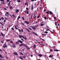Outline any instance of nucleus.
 Here are the masks:
<instances>
[{
	"label": "nucleus",
	"instance_id": "20",
	"mask_svg": "<svg viewBox=\"0 0 60 60\" xmlns=\"http://www.w3.org/2000/svg\"><path fill=\"white\" fill-rule=\"evenodd\" d=\"M54 51H59V50L57 49H54Z\"/></svg>",
	"mask_w": 60,
	"mask_h": 60
},
{
	"label": "nucleus",
	"instance_id": "64",
	"mask_svg": "<svg viewBox=\"0 0 60 60\" xmlns=\"http://www.w3.org/2000/svg\"><path fill=\"white\" fill-rule=\"evenodd\" d=\"M36 16H37V15L35 16V17L34 18V19L35 18Z\"/></svg>",
	"mask_w": 60,
	"mask_h": 60
},
{
	"label": "nucleus",
	"instance_id": "3",
	"mask_svg": "<svg viewBox=\"0 0 60 60\" xmlns=\"http://www.w3.org/2000/svg\"><path fill=\"white\" fill-rule=\"evenodd\" d=\"M12 47H13V48H15V47H16L15 45L14 44H13L12 45Z\"/></svg>",
	"mask_w": 60,
	"mask_h": 60
},
{
	"label": "nucleus",
	"instance_id": "15",
	"mask_svg": "<svg viewBox=\"0 0 60 60\" xmlns=\"http://www.w3.org/2000/svg\"><path fill=\"white\" fill-rule=\"evenodd\" d=\"M38 55L40 57H41L42 56V55L39 54H38Z\"/></svg>",
	"mask_w": 60,
	"mask_h": 60
},
{
	"label": "nucleus",
	"instance_id": "38",
	"mask_svg": "<svg viewBox=\"0 0 60 60\" xmlns=\"http://www.w3.org/2000/svg\"><path fill=\"white\" fill-rule=\"evenodd\" d=\"M46 18H47V17H44V18H45V20H46Z\"/></svg>",
	"mask_w": 60,
	"mask_h": 60
},
{
	"label": "nucleus",
	"instance_id": "27",
	"mask_svg": "<svg viewBox=\"0 0 60 60\" xmlns=\"http://www.w3.org/2000/svg\"><path fill=\"white\" fill-rule=\"evenodd\" d=\"M0 1L2 2H3L4 3V0H0Z\"/></svg>",
	"mask_w": 60,
	"mask_h": 60
},
{
	"label": "nucleus",
	"instance_id": "8",
	"mask_svg": "<svg viewBox=\"0 0 60 60\" xmlns=\"http://www.w3.org/2000/svg\"><path fill=\"white\" fill-rule=\"evenodd\" d=\"M15 11L17 13H18V12L19 11L18 9H17V10L16 9Z\"/></svg>",
	"mask_w": 60,
	"mask_h": 60
},
{
	"label": "nucleus",
	"instance_id": "49",
	"mask_svg": "<svg viewBox=\"0 0 60 60\" xmlns=\"http://www.w3.org/2000/svg\"><path fill=\"white\" fill-rule=\"evenodd\" d=\"M4 9L5 10H7V9L6 8H4Z\"/></svg>",
	"mask_w": 60,
	"mask_h": 60
},
{
	"label": "nucleus",
	"instance_id": "6",
	"mask_svg": "<svg viewBox=\"0 0 60 60\" xmlns=\"http://www.w3.org/2000/svg\"><path fill=\"white\" fill-rule=\"evenodd\" d=\"M1 36H5V35L3 34V33H2V32H1Z\"/></svg>",
	"mask_w": 60,
	"mask_h": 60
},
{
	"label": "nucleus",
	"instance_id": "50",
	"mask_svg": "<svg viewBox=\"0 0 60 60\" xmlns=\"http://www.w3.org/2000/svg\"><path fill=\"white\" fill-rule=\"evenodd\" d=\"M40 39H41L43 41H44V40H43V39H42V38H40Z\"/></svg>",
	"mask_w": 60,
	"mask_h": 60
},
{
	"label": "nucleus",
	"instance_id": "28",
	"mask_svg": "<svg viewBox=\"0 0 60 60\" xmlns=\"http://www.w3.org/2000/svg\"><path fill=\"white\" fill-rule=\"evenodd\" d=\"M44 24H42V23H41V26H44Z\"/></svg>",
	"mask_w": 60,
	"mask_h": 60
},
{
	"label": "nucleus",
	"instance_id": "24",
	"mask_svg": "<svg viewBox=\"0 0 60 60\" xmlns=\"http://www.w3.org/2000/svg\"><path fill=\"white\" fill-rule=\"evenodd\" d=\"M26 29L29 32H30V31L28 30V29L27 28H26Z\"/></svg>",
	"mask_w": 60,
	"mask_h": 60
},
{
	"label": "nucleus",
	"instance_id": "61",
	"mask_svg": "<svg viewBox=\"0 0 60 60\" xmlns=\"http://www.w3.org/2000/svg\"><path fill=\"white\" fill-rule=\"evenodd\" d=\"M32 33L34 34H35V32H32Z\"/></svg>",
	"mask_w": 60,
	"mask_h": 60
},
{
	"label": "nucleus",
	"instance_id": "57",
	"mask_svg": "<svg viewBox=\"0 0 60 60\" xmlns=\"http://www.w3.org/2000/svg\"><path fill=\"white\" fill-rule=\"evenodd\" d=\"M35 35H37V36H38V34H36V33H35Z\"/></svg>",
	"mask_w": 60,
	"mask_h": 60
},
{
	"label": "nucleus",
	"instance_id": "45",
	"mask_svg": "<svg viewBox=\"0 0 60 60\" xmlns=\"http://www.w3.org/2000/svg\"><path fill=\"white\" fill-rule=\"evenodd\" d=\"M1 42L2 43H4V41H1Z\"/></svg>",
	"mask_w": 60,
	"mask_h": 60
},
{
	"label": "nucleus",
	"instance_id": "47",
	"mask_svg": "<svg viewBox=\"0 0 60 60\" xmlns=\"http://www.w3.org/2000/svg\"><path fill=\"white\" fill-rule=\"evenodd\" d=\"M5 15L6 16H7V17H8V15H7V14H5Z\"/></svg>",
	"mask_w": 60,
	"mask_h": 60
},
{
	"label": "nucleus",
	"instance_id": "23",
	"mask_svg": "<svg viewBox=\"0 0 60 60\" xmlns=\"http://www.w3.org/2000/svg\"><path fill=\"white\" fill-rule=\"evenodd\" d=\"M1 18L2 20H4V19L2 17H1Z\"/></svg>",
	"mask_w": 60,
	"mask_h": 60
},
{
	"label": "nucleus",
	"instance_id": "18",
	"mask_svg": "<svg viewBox=\"0 0 60 60\" xmlns=\"http://www.w3.org/2000/svg\"><path fill=\"white\" fill-rule=\"evenodd\" d=\"M19 58H20V59H21L23 60V58H22L21 57V56H20L19 57Z\"/></svg>",
	"mask_w": 60,
	"mask_h": 60
},
{
	"label": "nucleus",
	"instance_id": "62",
	"mask_svg": "<svg viewBox=\"0 0 60 60\" xmlns=\"http://www.w3.org/2000/svg\"><path fill=\"white\" fill-rule=\"evenodd\" d=\"M56 17H54V19L56 20Z\"/></svg>",
	"mask_w": 60,
	"mask_h": 60
},
{
	"label": "nucleus",
	"instance_id": "54",
	"mask_svg": "<svg viewBox=\"0 0 60 60\" xmlns=\"http://www.w3.org/2000/svg\"><path fill=\"white\" fill-rule=\"evenodd\" d=\"M50 51H53V50L52 49H50Z\"/></svg>",
	"mask_w": 60,
	"mask_h": 60
},
{
	"label": "nucleus",
	"instance_id": "34",
	"mask_svg": "<svg viewBox=\"0 0 60 60\" xmlns=\"http://www.w3.org/2000/svg\"><path fill=\"white\" fill-rule=\"evenodd\" d=\"M15 43L16 44H19V43L18 42H15Z\"/></svg>",
	"mask_w": 60,
	"mask_h": 60
},
{
	"label": "nucleus",
	"instance_id": "5",
	"mask_svg": "<svg viewBox=\"0 0 60 60\" xmlns=\"http://www.w3.org/2000/svg\"><path fill=\"white\" fill-rule=\"evenodd\" d=\"M34 9V6L33 4H32L31 7V10H33Z\"/></svg>",
	"mask_w": 60,
	"mask_h": 60
},
{
	"label": "nucleus",
	"instance_id": "22",
	"mask_svg": "<svg viewBox=\"0 0 60 60\" xmlns=\"http://www.w3.org/2000/svg\"><path fill=\"white\" fill-rule=\"evenodd\" d=\"M9 8L10 9H12V8L11 6V5H10V6H9Z\"/></svg>",
	"mask_w": 60,
	"mask_h": 60
},
{
	"label": "nucleus",
	"instance_id": "42",
	"mask_svg": "<svg viewBox=\"0 0 60 60\" xmlns=\"http://www.w3.org/2000/svg\"><path fill=\"white\" fill-rule=\"evenodd\" d=\"M10 41V40H6V41Z\"/></svg>",
	"mask_w": 60,
	"mask_h": 60
},
{
	"label": "nucleus",
	"instance_id": "19",
	"mask_svg": "<svg viewBox=\"0 0 60 60\" xmlns=\"http://www.w3.org/2000/svg\"><path fill=\"white\" fill-rule=\"evenodd\" d=\"M49 13H50V14H52L53 13L52 12H51V11H49Z\"/></svg>",
	"mask_w": 60,
	"mask_h": 60
},
{
	"label": "nucleus",
	"instance_id": "4",
	"mask_svg": "<svg viewBox=\"0 0 60 60\" xmlns=\"http://www.w3.org/2000/svg\"><path fill=\"white\" fill-rule=\"evenodd\" d=\"M0 24H1L2 26H3V27H2V28L3 29L4 28L3 25H4V24L2 23L1 22H0Z\"/></svg>",
	"mask_w": 60,
	"mask_h": 60
},
{
	"label": "nucleus",
	"instance_id": "63",
	"mask_svg": "<svg viewBox=\"0 0 60 60\" xmlns=\"http://www.w3.org/2000/svg\"><path fill=\"white\" fill-rule=\"evenodd\" d=\"M22 38H24V36H22Z\"/></svg>",
	"mask_w": 60,
	"mask_h": 60
},
{
	"label": "nucleus",
	"instance_id": "44",
	"mask_svg": "<svg viewBox=\"0 0 60 60\" xmlns=\"http://www.w3.org/2000/svg\"><path fill=\"white\" fill-rule=\"evenodd\" d=\"M12 29L13 30H14V29L13 27L12 28Z\"/></svg>",
	"mask_w": 60,
	"mask_h": 60
},
{
	"label": "nucleus",
	"instance_id": "25",
	"mask_svg": "<svg viewBox=\"0 0 60 60\" xmlns=\"http://www.w3.org/2000/svg\"><path fill=\"white\" fill-rule=\"evenodd\" d=\"M49 11H48V12H45V13L47 14H48L49 13Z\"/></svg>",
	"mask_w": 60,
	"mask_h": 60
},
{
	"label": "nucleus",
	"instance_id": "35",
	"mask_svg": "<svg viewBox=\"0 0 60 60\" xmlns=\"http://www.w3.org/2000/svg\"><path fill=\"white\" fill-rule=\"evenodd\" d=\"M1 58H4V57H3L2 56H1L0 57Z\"/></svg>",
	"mask_w": 60,
	"mask_h": 60
},
{
	"label": "nucleus",
	"instance_id": "41",
	"mask_svg": "<svg viewBox=\"0 0 60 60\" xmlns=\"http://www.w3.org/2000/svg\"><path fill=\"white\" fill-rule=\"evenodd\" d=\"M21 40H22L24 41V40H23V39L22 38H21Z\"/></svg>",
	"mask_w": 60,
	"mask_h": 60
},
{
	"label": "nucleus",
	"instance_id": "39",
	"mask_svg": "<svg viewBox=\"0 0 60 60\" xmlns=\"http://www.w3.org/2000/svg\"><path fill=\"white\" fill-rule=\"evenodd\" d=\"M12 16L14 17V18L15 17V16L14 15H12Z\"/></svg>",
	"mask_w": 60,
	"mask_h": 60
},
{
	"label": "nucleus",
	"instance_id": "11",
	"mask_svg": "<svg viewBox=\"0 0 60 60\" xmlns=\"http://www.w3.org/2000/svg\"><path fill=\"white\" fill-rule=\"evenodd\" d=\"M25 13H26L27 14H28L29 13V12L28 11H25Z\"/></svg>",
	"mask_w": 60,
	"mask_h": 60
},
{
	"label": "nucleus",
	"instance_id": "56",
	"mask_svg": "<svg viewBox=\"0 0 60 60\" xmlns=\"http://www.w3.org/2000/svg\"><path fill=\"white\" fill-rule=\"evenodd\" d=\"M26 10H29L28 8H26Z\"/></svg>",
	"mask_w": 60,
	"mask_h": 60
},
{
	"label": "nucleus",
	"instance_id": "33",
	"mask_svg": "<svg viewBox=\"0 0 60 60\" xmlns=\"http://www.w3.org/2000/svg\"><path fill=\"white\" fill-rule=\"evenodd\" d=\"M22 58H25V56H22Z\"/></svg>",
	"mask_w": 60,
	"mask_h": 60
},
{
	"label": "nucleus",
	"instance_id": "16",
	"mask_svg": "<svg viewBox=\"0 0 60 60\" xmlns=\"http://www.w3.org/2000/svg\"><path fill=\"white\" fill-rule=\"evenodd\" d=\"M24 44H21L19 45V46H23V45Z\"/></svg>",
	"mask_w": 60,
	"mask_h": 60
},
{
	"label": "nucleus",
	"instance_id": "53",
	"mask_svg": "<svg viewBox=\"0 0 60 60\" xmlns=\"http://www.w3.org/2000/svg\"><path fill=\"white\" fill-rule=\"evenodd\" d=\"M10 42L11 43H13V42L12 41H11Z\"/></svg>",
	"mask_w": 60,
	"mask_h": 60
},
{
	"label": "nucleus",
	"instance_id": "60",
	"mask_svg": "<svg viewBox=\"0 0 60 60\" xmlns=\"http://www.w3.org/2000/svg\"><path fill=\"white\" fill-rule=\"evenodd\" d=\"M6 14H8V15H9V13H8V12H7L6 13Z\"/></svg>",
	"mask_w": 60,
	"mask_h": 60
},
{
	"label": "nucleus",
	"instance_id": "29",
	"mask_svg": "<svg viewBox=\"0 0 60 60\" xmlns=\"http://www.w3.org/2000/svg\"><path fill=\"white\" fill-rule=\"evenodd\" d=\"M57 23L56 22H55V24L56 26H57Z\"/></svg>",
	"mask_w": 60,
	"mask_h": 60
},
{
	"label": "nucleus",
	"instance_id": "36",
	"mask_svg": "<svg viewBox=\"0 0 60 60\" xmlns=\"http://www.w3.org/2000/svg\"><path fill=\"white\" fill-rule=\"evenodd\" d=\"M45 33H46V34H47L48 33V31H45Z\"/></svg>",
	"mask_w": 60,
	"mask_h": 60
},
{
	"label": "nucleus",
	"instance_id": "1",
	"mask_svg": "<svg viewBox=\"0 0 60 60\" xmlns=\"http://www.w3.org/2000/svg\"><path fill=\"white\" fill-rule=\"evenodd\" d=\"M23 44V46L24 47H26V48H27V49H29V48L27 45H26L24 44Z\"/></svg>",
	"mask_w": 60,
	"mask_h": 60
},
{
	"label": "nucleus",
	"instance_id": "7",
	"mask_svg": "<svg viewBox=\"0 0 60 60\" xmlns=\"http://www.w3.org/2000/svg\"><path fill=\"white\" fill-rule=\"evenodd\" d=\"M25 22L27 24H29V22L27 21H25Z\"/></svg>",
	"mask_w": 60,
	"mask_h": 60
},
{
	"label": "nucleus",
	"instance_id": "26",
	"mask_svg": "<svg viewBox=\"0 0 60 60\" xmlns=\"http://www.w3.org/2000/svg\"><path fill=\"white\" fill-rule=\"evenodd\" d=\"M20 18V16H19V17H18V18H17V19L18 20Z\"/></svg>",
	"mask_w": 60,
	"mask_h": 60
},
{
	"label": "nucleus",
	"instance_id": "2",
	"mask_svg": "<svg viewBox=\"0 0 60 60\" xmlns=\"http://www.w3.org/2000/svg\"><path fill=\"white\" fill-rule=\"evenodd\" d=\"M17 41L18 42H20L21 43H23V42L21 41V40H18Z\"/></svg>",
	"mask_w": 60,
	"mask_h": 60
},
{
	"label": "nucleus",
	"instance_id": "40",
	"mask_svg": "<svg viewBox=\"0 0 60 60\" xmlns=\"http://www.w3.org/2000/svg\"><path fill=\"white\" fill-rule=\"evenodd\" d=\"M19 32H21V30L20 29H19Z\"/></svg>",
	"mask_w": 60,
	"mask_h": 60
},
{
	"label": "nucleus",
	"instance_id": "10",
	"mask_svg": "<svg viewBox=\"0 0 60 60\" xmlns=\"http://www.w3.org/2000/svg\"><path fill=\"white\" fill-rule=\"evenodd\" d=\"M13 54L15 55H18V53L17 52H14Z\"/></svg>",
	"mask_w": 60,
	"mask_h": 60
},
{
	"label": "nucleus",
	"instance_id": "31",
	"mask_svg": "<svg viewBox=\"0 0 60 60\" xmlns=\"http://www.w3.org/2000/svg\"><path fill=\"white\" fill-rule=\"evenodd\" d=\"M17 2H20V0H17Z\"/></svg>",
	"mask_w": 60,
	"mask_h": 60
},
{
	"label": "nucleus",
	"instance_id": "51",
	"mask_svg": "<svg viewBox=\"0 0 60 60\" xmlns=\"http://www.w3.org/2000/svg\"><path fill=\"white\" fill-rule=\"evenodd\" d=\"M47 10L46 9H45L44 10V12H45L46 11V10Z\"/></svg>",
	"mask_w": 60,
	"mask_h": 60
},
{
	"label": "nucleus",
	"instance_id": "14",
	"mask_svg": "<svg viewBox=\"0 0 60 60\" xmlns=\"http://www.w3.org/2000/svg\"><path fill=\"white\" fill-rule=\"evenodd\" d=\"M32 28L35 30L36 29V28H35V27H34L33 26V27Z\"/></svg>",
	"mask_w": 60,
	"mask_h": 60
},
{
	"label": "nucleus",
	"instance_id": "32",
	"mask_svg": "<svg viewBox=\"0 0 60 60\" xmlns=\"http://www.w3.org/2000/svg\"><path fill=\"white\" fill-rule=\"evenodd\" d=\"M28 29H30V30H32V29L28 27Z\"/></svg>",
	"mask_w": 60,
	"mask_h": 60
},
{
	"label": "nucleus",
	"instance_id": "52",
	"mask_svg": "<svg viewBox=\"0 0 60 60\" xmlns=\"http://www.w3.org/2000/svg\"><path fill=\"white\" fill-rule=\"evenodd\" d=\"M6 58L7 59H9V58H8V57H7V56H6Z\"/></svg>",
	"mask_w": 60,
	"mask_h": 60
},
{
	"label": "nucleus",
	"instance_id": "30",
	"mask_svg": "<svg viewBox=\"0 0 60 60\" xmlns=\"http://www.w3.org/2000/svg\"><path fill=\"white\" fill-rule=\"evenodd\" d=\"M19 53H20V54H21L22 55H24L21 52H19Z\"/></svg>",
	"mask_w": 60,
	"mask_h": 60
},
{
	"label": "nucleus",
	"instance_id": "12",
	"mask_svg": "<svg viewBox=\"0 0 60 60\" xmlns=\"http://www.w3.org/2000/svg\"><path fill=\"white\" fill-rule=\"evenodd\" d=\"M36 47L35 44L34 45L33 48V49H35V47Z\"/></svg>",
	"mask_w": 60,
	"mask_h": 60
},
{
	"label": "nucleus",
	"instance_id": "9",
	"mask_svg": "<svg viewBox=\"0 0 60 60\" xmlns=\"http://www.w3.org/2000/svg\"><path fill=\"white\" fill-rule=\"evenodd\" d=\"M11 2V1H10L9 3L8 4V7H9V6H10V3Z\"/></svg>",
	"mask_w": 60,
	"mask_h": 60
},
{
	"label": "nucleus",
	"instance_id": "55",
	"mask_svg": "<svg viewBox=\"0 0 60 60\" xmlns=\"http://www.w3.org/2000/svg\"><path fill=\"white\" fill-rule=\"evenodd\" d=\"M36 3H35L34 4V5L35 6H36Z\"/></svg>",
	"mask_w": 60,
	"mask_h": 60
},
{
	"label": "nucleus",
	"instance_id": "48",
	"mask_svg": "<svg viewBox=\"0 0 60 60\" xmlns=\"http://www.w3.org/2000/svg\"><path fill=\"white\" fill-rule=\"evenodd\" d=\"M25 37V38H24V39L25 40H26V37Z\"/></svg>",
	"mask_w": 60,
	"mask_h": 60
},
{
	"label": "nucleus",
	"instance_id": "21",
	"mask_svg": "<svg viewBox=\"0 0 60 60\" xmlns=\"http://www.w3.org/2000/svg\"><path fill=\"white\" fill-rule=\"evenodd\" d=\"M22 36H21V35H19V37L20 38H22Z\"/></svg>",
	"mask_w": 60,
	"mask_h": 60
},
{
	"label": "nucleus",
	"instance_id": "58",
	"mask_svg": "<svg viewBox=\"0 0 60 60\" xmlns=\"http://www.w3.org/2000/svg\"><path fill=\"white\" fill-rule=\"evenodd\" d=\"M42 35H45V34H42Z\"/></svg>",
	"mask_w": 60,
	"mask_h": 60
},
{
	"label": "nucleus",
	"instance_id": "46",
	"mask_svg": "<svg viewBox=\"0 0 60 60\" xmlns=\"http://www.w3.org/2000/svg\"><path fill=\"white\" fill-rule=\"evenodd\" d=\"M6 22V20H5L4 21V22Z\"/></svg>",
	"mask_w": 60,
	"mask_h": 60
},
{
	"label": "nucleus",
	"instance_id": "17",
	"mask_svg": "<svg viewBox=\"0 0 60 60\" xmlns=\"http://www.w3.org/2000/svg\"><path fill=\"white\" fill-rule=\"evenodd\" d=\"M49 57L50 58L52 57H53V55L51 56V55H50L49 56Z\"/></svg>",
	"mask_w": 60,
	"mask_h": 60
},
{
	"label": "nucleus",
	"instance_id": "37",
	"mask_svg": "<svg viewBox=\"0 0 60 60\" xmlns=\"http://www.w3.org/2000/svg\"><path fill=\"white\" fill-rule=\"evenodd\" d=\"M15 28L16 29H18V28H16V26H15Z\"/></svg>",
	"mask_w": 60,
	"mask_h": 60
},
{
	"label": "nucleus",
	"instance_id": "13",
	"mask_svg": "<svg viewBox=\"0 0 60 60\" xmlns=\"http://www.w3.org/2000/svg\"><path fill=\"white\" fill-rule=\"evenodd\" d=\"M3 47L4 48H6V47H7V46L4 45H3Z\"/></svg>",
	"mask_w": 60,
	"mask_h": 60
},
{
	"label": "nucleus",
	"instance_id": "59",
	"mask_svg": "<svg viewBox=\"0 0 60 60\" xmlns=\"http://www.w3.org/2000/svg\"><path fill=\"white\" fill-rule=\"evenodd\" d=\"M31 1L32 2H34V0H31Z\"/></svg>",
	"mask_w": 60,
	"mask_h": 60
},
{
	"label": "nucleus",
	"instance_id": "43",
	"mask_svg": "<svg viewBox=\"0 0 60 60\" xmlns=\"http://www.w3.org/2000/svg\"><path fill=\"white\" fill-rule=\"evenodd\" d=\"M22 19H23V20H24V18L23 17H22Z\"/></svg>",
	"mask_w": 60,
	"mask_h": 60
}]
</instances>
